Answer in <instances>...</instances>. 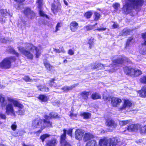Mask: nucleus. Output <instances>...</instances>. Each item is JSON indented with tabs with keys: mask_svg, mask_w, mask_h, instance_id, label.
Segmentation results:
<instances>
[{
	"mask_svg": "<svg viewBox=\"0 0 146 146\" xmlns=\"http://www.w3.org/2000/svg\"><path fill=\"white\" fill-rule=\"evenodd\" d=\"M51 6V10L54 14H56L61 10L62 6L60 5H59L56 6L54 3H52Z\"/></svg>",
	"mask_w": 146,
	"mask_h": 146,
	"instance_id": "2eb2a0df",
	"label": "nucleus"
},
{
	"mask_svg": "<svg viewBox=\"0 0 146 146\" xmlns=\"http://www.w3.org/2000/svg\"><path fill=\"white\" fill-rule=\"evenodd\" d=\"M132 103L128 100H125L122 106L119 108L120 110L125 109L126 108H129L132 106Z\"/></svg>",
	"mask_w": 146,
	"mask_h": 146,
	"instance_id": "ddd939ff",
	"label": "nucleus"
},
{
	"mask_svg": "<svg viewBox=\"0 0 146 146\" xmlns=\"http://www.w3.org/2000/svg\"><path fill=\"white\" fill-rule=\"evenodd\" d=\"M135 68H129L128 67H126L124 69V72L126 75L133 77Z\"/></svg>",
	"mask_w": 146,
	"mask_h": 146,
	"instance_id": "dca6fc26",
	"label": "nucleus"
},
{
	"mask_svg": "<svg viewBox=\"0 0 146 146\" xmlns=\"http://www.w3.org/2000/svg\"><path fill=\"white\" fill-rule=\"evenodd\" d=\"M91 98L93 100H96L98 99H101V97L100 94L95 92L93 93L91 95Z\"/></svg>",
	"mask_w": 146,
	"mask_h": 146,
	"instance_id": "cd10ccee",
	"label": "nucleus"
},
{
	"mask_svg": "<svg viewBox=\"0 0 146 146\" xmlns=\"http://www.w3.org/2000/svg\"><path fill=\"white\" fill-rule=\"evenodd\" d=\"M133 77H136L139 76L142 74L141 71L139 69H135Z\"/></svg>",
	"mask_w": 146,
	"mask_h": 146,
	"instance_id": "c9c22d12",
	"label": "nucleus"
},
{
	"mask_svg": "<svg viewBox=\"0 0 146 146\" xmlns=\"http://www.w3.org/2000/svg\"><path fill=\"white\" fill-rule=\"evenodd\" d=\"M43 64L46 69L48 72L52 71L54 68L53 66L51 64L47 59L44 61Z\"/></svg>",
	"mask_w": 146,
	"mask_h": 146,
	"instance_id": "4468645a",
	"label": "nucleus"
},
{
	"mask_svg": "<svg viewBox=\"0 0 146 146\" xmlns=\"http://www.w3.org/2000/svg\"><path fill=\"white\" fill-rule=\"evenodd\" d=\"M49 115L51 116L52 119L61 118L60 115H59L57 113L54 112H50L49 114Z\"/></svg>",
	"mask_w": 146,
	"mask_h": 146,
	"instance_id": "7c9ffc66",
	"label": "nucleus"
},
{
	"mask_svg": "<svg viewBox=\"0 0 146 146\" xmlns=\"http://www.w3.org/2000/svg\"><path fill=\"white\" fill-rule=\"evenodd\" d=\"M25 44L27 45V47L29 49V50H26L23 47L19 46L17 47V48L20 52L26 57L27 59L32 60L33 58V56L31 52L30 51L36 49L37 47L31 43H26Z\"/></svg>",
	"mask_w": 146,
	"mask_h": 146,
	"instance_id": "f03ea898",
	"label": "nucleus"
},
{
	"mask_svg": "<svg viewBox=\"0 0 146 146\" xmlns=\"http://www.w3.org/2000/svg\"><path fill=\"white\" fill-rule=\"evenodd\" d=\"M111 101V105L113 107H117V105L122 102L120 98L115 97H112Z\"/></svg>",
	"mask_w": 146,
	"mask_h": 146,
	"instance_id": "f8f14e48",
	"label": "nucleus"
},
{
	"mask_svg": "<svg viewBox=\"0 0 146 146\" xmlns=\"http://www.w3.org/2000/svg\"><path fill=\"white\" fill-rule=\"evenodd\" d=\"M90 93V91H84L81 92L80 93V94L83 99L86 100L88 99Z\"/></svg>",
	"mask_w": 146,
	"mask_h": 146,
	"instance_id": "393cba45",
	"label": "nucleus"
},
{
	"mask_svg": "<svg viewBox=\"0 0 146 146\" xmlns=\"http://www.w3.org/2000/svg\"><path fill=\"white\" fill-rule=\"evenodd\" d=\"M84 29L86 31H89L94 29L92 25L88 24L84 27Z\"/></svg>",
	"mask_w": 146,
	"mask_h": 146,
	"instance_id": "a18cd8bd",
	"label": "nucleus"
},
{
	"mask_svg": "<svg viewBox=\"0 0 146 146\" xmlns=\"http://www.w3.org/2000/svg\"><path fill=\"white\" fill-rule=\"evenodd\" d=\"M131 31L129 29H123L120 33V35L121 36H127L129 35L130 34Z\"/></svg>",
	"mask_w": 146,
	"mask_h": 146,
	"instance_id": "b1692460",
	"label": "nucleus"
},
{
	"mask_svg": "<svg viewBox=\"0 0 146 146\" xmlns=\"http://www.w3.org/2000/svg\"><path fill=\"white\" fill-rule=\"evenodd\" d=\"M44 122L46 124L47 127L52 126V123L50 121H46L45 119H43Z\"/></svg>",
	"mask_w": 146,
	"mask_h": 146,
	"instance_id": "de8ad7c7",
	"label": "nucleus"
},
{
	"mask_svg": "<svg viewBox=\"0 0 146 146\" xmlns=\"http://www.w3.org/2000/svg\"><path fill=\"white\" fill-rule=\"evenodd\" d=\"M35 50L36 51V57L37 58H39L40 56V55L41 52L39 51V50L38 48H37V49H36Z\"/></svg>",
	"mask_w": 146,
	"mask_h": 146,
	"instance_id": "5fc2aeb1",
	"label": "nucleus"
},
{
	"mask_svg": "<svg viewBox=\"0 0 146 146\" xmlns=\"http://www.w3.org/2000/svg\"><path fill=\"white\" fill-rule=\"evenodd\" d=\"M17 3L20 5H23L24 4V3L26 0H13Z\"/></svg>",
	"mask_w": 146,
	"mask_h": 146,
	"instance_id": "6e6d98bb",
	"label": "nucleus"
},
{
	"mask_svg": "<svg viewBox=\"0 0 146 146\" xmlns=\"http://www.w3.org/2000/svg\"><path fill=\"white\" fill-rule=\"evenodd\" d=\"M133 39V38L132 37H130L128 38L126 42V47L129 46L130 42Z\"/></svg>",
	"mask_w": 146,
	"mask_h": 146,
	"instance_id": "8fccbe9b",
	"label": "nucleus"
},
{
	"mask_svg": "<svg viewBox=\"0 0 146 146\" xmlns=\"http://www.w3.org/2000/svg\"><path fill=\"white\" fill-rule=\"evenodd\" d=\"M103 145V144L102 145ZM86 146H100L99 144V146L98 145L97 142H96V140L93 139L91 140H90L88 141L86 145Z\"/></svg>",
	"mask_w": 146,
	"mask_h": 146,
	"instance_id": "bb28decb",
	"label": "nucleus"
},
{
	"mask_svg": "<svg viewBox=\"0 0 146 146\" xmlns=\"http://www.w3.org/2000/svg\"><path fill=\"white\" fill-rule=\"evenodd\" d=\"M56 80L55 78H50L48 81L49 86L51 87H56L57 85L56 83L55 82Z\"/></svg>",
	"mask_w": 146,
	"mask_h": 146,
	"instance_id": "c85d7f7f",
	"label": "nucleus"
},
{
	"mask_svg": "<svg viewBox=\"0 0 146 146\" xmlns=\"http://www.w3.org/2000/svg\"><path fill=\"white\" fill-rule=\"evenodd\" d=\"M141 83L143 84H146V76H143L140 80Z\"/></svg>",
	"mask_w": 146,
	"mask_h": 146,
	"instance_id": "3c124183",
	"label": "nucleus"
},
{
	"mask_svg": "<svg viewBox=\"0 0 146 146\" xmlns=\"http://www.w3.org/2000/svg\"><path fill=\"white\" fill-rule=\"evenodd\" d=\"M43 119L38 118L34 119L32 123V126L35 128H39L42 123Z\"/></svg>",
	"mask_w": 146,
	"mask_h": 146,
	"instance_id": "1a4fd4ad",
	"label": "nucleus"
},
{
	"mask_svg": "<svg viewBox=\"0 0 146 146\" xmlns=\"http://www.w3.org/2000/svg\"><path fill=\"white\" fill-rule=\"evenodd\" d=\"M80 115L81 116H83L84 119H88L91 117V114L89 112H84L80 113Z\"/></svg>",
	"mask_w": 146,
	"mask_h": 146,
	"instance_id": "473e14b6",
	"label": "nucleus"
},
{
	"mask_svg": "<svg viewBox=\"0 0 146 146\" xmlns=\"http://www.w3.org/2000/svg\"><path fill=\"white\" fill-rule=\"evenodd\" d=\"M36 3L38 4L37 8L41 9L43 6V0H36Z\"/></svg>",
	"mask_w": 146,
	"mask_h": 146,
	"instance_id": "58836bf2",
	"label": "nucleus"
},
{
	"mask_svg": "<svg viewBox=\"0 0 146 146\" xmlns=\"http://www.w3.org/2000/svg\"><path fill=\"white\" fill-rule=\"evenodd\" d=\"M44 119H45L46 121H47V120L52 119L51 118V117L50 115L49 116L47 115H45L44 116Z\"/></svg>",
	"mask_w": 146,
	"mask_h": 146,
	"instance_id": "774afa93",
	"label": "nucleus"
},
{
	"mask_svg": "<svg viewBox=\"0 0 146 146\" xmlns=\"http://www.w3.org/2000/svg\"><path fill=\"white\" fill-rule=\"evenodd\" d=\"M75 87V86L74 85H72L70 86H65L62 87V90L65 92H68L70 90H72Z\"/></svg>",
	"mask_w": 146,
	"mask_h": 146,
	"instance_id": "2f4dec72",
	"label": "nucleus"
},
{
	"mask_svg": "<svg viewBox=\"0 0 146 146\" xmlns=\"http://www.w3.org/2000/svg\"><path fill=\"white\" fill-rule=\"evenodd\" d=\"M121 142V139L118 137H113L109 139L104 138L99 140V145L100 146H102L103 143L104 146H116Z\"/></svg>",
	"mask_w": 146,
	"mask_h": 146,
	"instance_id": "7ed1b4c3",
	"label": "nucleus"
},
{
	"mask_svg": "<svg viewBox=\"0 0 146 146\" xmlns=\"http://www.w3.org/2000/svg\"><path fill=\"white\" fill-rule=\"evenodd\" d=\"M121 58H119L112 60L111 65L115 66H118L122 64Z\"/></svg>",
	"mask_w": 146,
	"mask_h": 146,
	"instance_id": "4be33fe9",
	"label": "nucleus"
},
{
	"mask_svg": "<svg viewBox=\"0 0 146 146\" xmlns=\"http://www.w3.org/2000/svg\"><path fill=\"white\" fill-rule=\"evenodd\" d=\"M104 65L101 63H97L96 62L93 63L91 65L92 69L93 70L98 69L101 70L104 68Z\"/></svg>",
	"mask_w": 146,
	"mask_h": 146,
	"instance_id": "6ab92c4d",
	"label": "nucleus"
},
{
	"mask_svg": "<svg viewBox=\"0 0 146 146\" xmlns=\"http://www.w3.org/2000/svg\"><path fill=\"white\" fill-rule=\"evenodd\" d=\"M92 14V11H89L85 12L84 14V16L86 19H89L91 18Z\"/></svg>",
	"mask_w": 146,
	"mask_h": 146,
	"instance_id": "e433bc0d",
	"label": "nucleus"
},
{
	"mask_svg": "<svg viewBox=\"0 0 146 146\" xmlns=\"http://www.w3.org/2000/svg\"><path fill=\"white\" fill-rule=\"evenodd\" d=\"M105 124L107 126L112 128L111 131H112L115 129L117 126V123L110 118H108L106 119Z\"/></svg>",
	"mask_w": 146,
	"mask_h": 146,
	"instance_id": "6e6552de",
	"label": "nucleus"
},
{
	"mask_svg": "<svg viewBox=\"0 0 146 146\" xmlns=\"http://www.w3.org/2000/svg\"><path fill=\"white\" fill-rule=\"evenodd\" d=\"M29 15L30 16L29 17V19H31L34 18L35 16V14L33 11H32L31 12H30Z\"/></svg>",
	"mask_w": 146,
	"mask_h": 146,
	"instance_id": "052dcab7",
	"label": "nucleus"
},
{
	"mask_svg": "<svg viewBox=\"0 0 146 146\" xmlns=\"http://www.w3.org/2000/svg\"><path fill=\"white\" fill-rule=\"evenodd\" d=\"M140 97L142 98L146 97V86H143L141 89L138 91Z\"/></svg>",
	"mask_w": 146,
	"mask_h": 146,
	"instance_id": "aec40b11",
	"label": "nucleus"
},
{
	"mask_svg": "<svg viewBox=\"0 0 146 146\" xmlns=\"http://www.w3.org/2000/svg\"><path fill=\"white\" fill-rule=\"evenodd\" d=\"M42 90L40 89V91L43 92H49V88L48 87L46 86H43L42 87Z\"/></svg>",
	"mask_w": 146,
	"mask_h": 146,
	"instance_id": "603ef678",
	"label": "nucleus"
},
{
	"mask_svg": "<svg viewBox=\"0 0 146 146\" xmlns=\"http://www.w3.org/2000/svg\"><path fill=\"white\" fill-rule=\"evenodd\" d=\"M123 6L122 10L123 13L128 15L132 13L133 11L135 10L138 12L141 9L142 7L145 5L144 0H127Z\"/></svg>",
	"mask_w": 146,
	"mask_h": 146,
	"instance_id": "f257e3e1",
	"label": "nucleus"
},
{
	"mask_svg": "<svg viewBox=\"0 0 146 146\" xmlns=\"http://www.w3.org/2000/svg\"><path fill=\"white\" fill-rule=\"evenodd\" d=\"M0 103L1 106L4 107L6 106L5 112L7 115H11L15 116V112L13 108L12 104H7V103L5 100V98L0 94Z\"/></svg>",
	"mask_w": 146,
	"mask_h": 146,
	"instance_id": "39448f33",
	"label": "nucleus"
},
{
	"mask_svg": "<svg viewBox=\"0 0 146 146\" xmlns=\"http://www.w3.org/2000/svg\"><path fill=\"white\" fill-rule=\"evenodd\" d=\"M32 10H31L30 8L29 7H27L24 9L23 11V13L25 15L29 18L28 15Z\"/></svg>",
	"mask_w": 146,
	"mask_h": 146,
	"instance_id": "f704fd0d",
	"label": "nucleus"
},
{
	"mask_svg": "<svg viewBox=\"0 0 146 146\" xmlns=\"http://www.w3.org/2000/svg\"><path fill=\"white\" fill-rule=\"evenodd\" d=\"M141 35L142 38L144 40V42L142 44V45L146 46V32L142 33Z\"/></svg>",
	"mask_w": 146,
	"mask_h": 146,
	"instance_id": "79ce46f5",
	"label": "nucleus"
},
{
	"mask_svg": "<svg viewBox=\"0 0 146 146\" xmlns=\"http://www.w3.org/2000/svg\"><path fill=\"white\" fill-rule=\"evenodd\" d=\"M24 80L27 82H31L32 81V80L28 76H25L23 78Z\"/></svg>",
	"mask_w": 146,
	"mask_h": 146,
	"instance_id": "864d4df0",
	"label": "nucleus"
},
{
	"mask_svg": "<svg viewBox=\"0 0 146 146\" xmlns=\"http://www.w3.org/2000/svg\"><path fill=\"white\" fill-rule=\"evenodd\" d=\"M17 127V125L16 124V122H15L11 126V128L12 130L15 131L16 130Z\"/></svg>",
	"mask_w": 146,
	"mask_h": 146,
	"instance_id": "4d7b16f0",
	"label": "nucleus"
},
{
	"mask_svg": "<svg viewBox=\"0 0 146 146\" xmlns=\"http://www.w3.org/2000/svg\"><path fill=\"white\" fill-rule=\"evenodd\" d=\"M119 6V4L118 3H115L113 5V7L116 10H117L118 9V7Z\"/></svg>",
	"mask_w": 146,
	"mask_h": 146,
	"instance_id": "e2e57ef3",
	"label": "nucleus"
},
{
	"mask_svg": "<svg viewBox=\"0 0 146 146\" xmlns=\"http://www.w3.org/2000/svg\"><path fill=\"white\" fill-rule=\"evenodd\" d=\"M74 51L72 50L71 49H69L68 51V54L70 55H73L74 54Z\"/></svg>",
	"mask_w": 146,
	"mask_h": 146,
	"instance_id": "69168bd1",
	"label": "nucleus"
},
{
	"mask_svg": "<svg viewBox=\"0 0 146 146\" xmlns=\"http://www.w3.org/2000/svg\"><path fill=\"white\" fill-rule=\"evenodd\" d=\"M73 132V129H70L68 130L67 131V134L69 135L71 137L72 136V133Z\"/></svg>",
	"mask_w": 146,
	"mask_h": 146,
	"instance_id": "680f3d73",
	"label": "nucleus"
},
{
	"mask_svg": "<svg viewBox=\"0 0 146 146\" xmlns=\"http://www.w3.org/2000/svg\"><path fill=\"white\" fill-rule=\"evenodd\" d=\"M25 133V132L23 130H19L17 132L15 133V135L16 136L19 137L23 135Z\"/></svg>",
	"mask_w": 146,
	"mask_h": 146,
	"instance_id": "a19ab883",
	"label": "nucleus"
},
{
	"mask_svg": "<svg viewBox=\"0 0 146 146\" xmlns=\"http://www.w3.org/2000/svg\"><path fill=\"white\" fill-rule=\"evenodd\" d=\"M37 98L41 102H47L48 100V98L47 96L42 94H40Z\"/></svg>",
	"mask_w": 146,
	"mask_h": 146,
	"instance_id": "a878e982",
	"label": "nucleus"
},
{
	"mask_svg": "<svg viewBox=\"0 0 146 146\" xmlns=\"http://www.w3.org/2000/svg\"><path fill=\"white\" fill-rule=\"evenodd\" d=\"M8 51L11 54H14L17 57H19L20 56L19 54L14 49L12 48H10L8 49Z\"/></svg>",
	"mask_w": 146,
	"mask_h": 146,
	"instance_id": "c756f323",
	"label": "nucleus"
},
{
	"mask_svg": "<svg viewBox=\"0 0 146 146\" xmlns=\"http://www.w3.org/2000/svg\"><path fill=\"white\" fill-rule=\"evenodd\" d=\"M112 97L111 96H106L104 94L102 96V98L106 102L110 101L111 100Z\"/></svg>",
	"mask_w": 146,
	"mask_h": 146,
	"instance_id": "49530a36",
	"label": "nucleus"
},
{
	"mask_svg": "<svg viewBox=\"0 0 146 146\" xmlns=\"http://www.w3.org/2000/svg\"><path fill=\"white\" fill-rule=\"evenodd\" d=\"M70 30L72 32H75L78 29L79 27L78 23L75 21H72L70 25Z\"/></svg>",
	"mask_w": 146,
	"mask_h": 146,
	"instance_id": "f3484780",
	"label": "nucleus"
},
{
	"mask_svg": "<svg viewBox=\"0 0 146 146\" xmlns=\"http://www.w3.org/2000/svg\"><path fill=\"white\" fill-rule=\"evenodd\" d=\"M58 143L56 139L53 138L48 141L46 143L45 146H56Z\"/></svg>",
	"mask_w": 146,
	"mask_h": 146,
	"instance_id": "a211bd4d",
	"label": "nucleus"
},
{
	"mask_svg": "<svg viewBox=\"0 0 146 146\" xmlns=\"http://www.w3.org/2000/svg\"><path fill=\"white\" fill-rule=\"evenodd\" d=\"M39 11V13L40 16L43 17H44L48 19L49 17L47 15L45 14L44 13V12L42 10H41V9Z\"/></svg>",
	"mask_w": 146,
	"mask_h": 146,
	"instance_id": "09e8293b",
	"label": "nucleus"
},
{
	"mask_svg": "<svg viewBox=\"0 0 146 146\" xmlns=\"http://www.w3.org/2000/svg\"><path fill=\"white\" fill-rule=\"evenodd\" d=\"M96 40L92 37H91L88 40L87 44L89 45V48L92 49L94 46V42Z\"/></svg>",
	"mask_w": 146,
	"mask_h": 146,
	"instance_id": "5701e85b",
	"label": "nucleus"
},
{
	"mask_svg": "<svg viewBox=\"0 0 146 146\" xmlns=\"http://www.w3.org/2000/svg\"><path fill=\"white\" fill-rule=\"evenodd\" d=\"M16 60L14 56L5 57L0 62V68L3 69H9L11 67L12 62H15Z\"/></svg>",
	"mask_w": 146,
	"mask_h": 146,
	"instance_id": "20e7f679",
	"label": "nucleus"
},
{
	"mask_svg": "<svg viewBox=\"0 0 146 146\" xmlns=\"http://www.w3.org/2000/svg\"><path fill=\"white\" fill-rule=\"evenodd\" d=\"M53 51L56 53H64L65 52V51L62 46L60 50L58 49L53 48Z\"/></svg>",
	"mask_w": 146,
	"mask_h": 146,
	"instance_id": "ea45409f",
	"label": "nucleus"
},
{
	"mask_svg": "<svg viewBox=\"0 0 146 146\" xmlns=\"http://www.w3.org/2000/svg\"><path fill=\"white\" fill-rule=\"evenodd\" d=\"M0 118L3 119H5L6 117L5 114H3L0 112Z\"/></svg>",
	"mask_w": 146,
	"mask_h": 146,
	"instance_id": "338daca9",
	"label": "nucleus"
},
{
	"mask_svg": "<svg viewBox=\"0 0 146 146\" xmlns=\"http://www.w3.org/2000/svg\"><path fill=\"white\" fill-rule=\"evenodd\" d=\"M63 133L60 135V143L63 146H71L66 139V133L67 130L65 129L63 130Z\"/></svg>",
	"mask_w": 146,
	"mask_h": 146,
	"instance_id": "0eeeda50",
	"label": "nucleus"
},
{
	"mask_svg": "<svg viewBox=\"0 0 146 146\" xmlns=\"http://www.w3.org/2000/svg\"><path fill=\"white\" fill-rule=\"evenodd\" d=\"M45 127H46L44 125L41 126L40 127V129L36 131L35 133V134H40V133H41L42 132V131L43 129H44L45 128Z\"/></svg>",
	"mask_w": 146,
	"mask_h": 146,
	"instance_id": "13d9d810",
	"label": "nucleus"
},
{
	"mask_svg": "<svg viewBox=\"0 0 146 146\" xmlns=\"http://www.w3.org/2000/svg\"><path fill=\"white\" fill-rule=\"evenodd\" d=\"M139 129L141 133L146 134V125L142 126L139 124H132L127 127V130L129 131L136 132Z\"/></svg>",
	"mask_w": 146,
	"mask_h": 146,
	"instance_id": "423d86ee",
	"label": "nucleus"
},
{
	"mask_svg": "<svg viewBox=\"0 0 146 146\" xmlns=\"http://www.w3.org/2000/svg\"><path fill=\"white\" fill-rule=\"evenodd\" d=\"M100 17L101 15L99 13L96 12L94 13V21H97L99 20Z\"/></svg>",
	"mask_w": 146,
	"mask_h": 146,
	"instance_id": "37998d69",
	"label": "nucleus"
},
{
	"mask_svg": "<svg viewBox=\"0 0 146 146\" xmlns=\"http://www.w3.org/2000/svg\"><path fill=\"white\" fill-rule=\"evenodd\" d=\"M84 132L83 130L81 129H77L75 132V137L77 140H81L84 136Z\"/></svg>",
	"mask_w": 146,
	"mask_h": 146,
	"instance_id": "9d476101",
	"label": "nucleus"
},
{
	"mask_svg": "<svg viewBox=\"0 0 146 146\" xmlns=\"http://www.w3.org/2000/svg\"><path fill=\"white\" fill-rule=\"evenodd\" d=\"M50 136V135L48 134H44L40 135V139L41 140L42 142L43 143L46 138L49 137Z\"/></svg>",
	"mask_w": 146,
	"mask_h": 146,
	"instance_id": "72a5a7b5",
	"label": "nucleus"
},
{
	"mask_svg": "<svg viewBox=\"0 0 146 146\" xmlns=\"http://www.w3.org/2000/svg\"><path fill=\"white\" fill-rule=\"evenodd\" d=\"M60 23H58L56 26V29L54 31L55 32H56L59 29L58 28L61 27V26L60 25Z\"/></svg>",
	"mask_w": 146,
	"mask_h": 146,
	"instance_id": "0e129e2a",
	"label": "nucleus"
},
{
	"mask_svg": "<svg viewBox=\"0 0 146 146\" xmlns=\"http://www.w3.org/2000/svg\"><path fill=\"white\" fill-rule=\"evenodd\" d=\"M121 58L122 64L124 63H128L130 62V60L129 58L126 57H121Z\"/></svg>",
	"mask_w": 146,
	"mask_h": 146,
	"instance_id": "c03bdc74",
	"label": "nucleus"
},
{
	"mask_svg": "<svg viewBox=\"0 0 146 146\" xmlns=\"http://www.w3.org/2000/svg\"><path fill=\"white\" fill-rule=\"evenodd\" d=\"M73 111L74 110H72L70 112V114L69 115V116H70L71 118H72L73 117H77V114L76 113L74 114L73 113Z\"/></svg>",
	"mask_w": 146,
	"mask_h": 146,
	"instance_id": "bf43d9fd",
	"label": "nucleus"
},
{
	"mask_svg": "<svg viewBox=\"0 0 146 146\" xmlns=\"http://www.w3.org/2000/svg\"><path fill=\"white\" fill-rule=\"evenodd\" d=\"M130 121V120L121 121H119V123L120 126H123L128 124Z\"/></svg>",
	"mask_w": 146,
	"mask_h": 146,
	"instance_id": "4c0bfd02",
	"label": "nucleus"
},
{
	"mask_svg": "<svg viewBox=\"0 0 146 146\" xmlns=\"http://www.w3.org/2000/svg\"><path fill=\"white\" fill-rule=\"evenodd\" d=\"M94 138V135L92 133L88 132L85 133L84 135L83 139L84 141H86Z\"/></svg>",
	"mask_w": 146,
	"mask_h": 146,
	"instance_id": "412c9836",
	"label": "nucleus"
},
{
	"mask_svg": "<svg viewBox=\"0 0 146 146\" xmlns=\"http://www.w3.org/2000/svg\"><path fill=\"white\" fill-rule=\"evenodd\" d=\"M7 99L9 102L12 103L15 107H17L20 109H22L24 108L23 105L20 103L17 100H15L13 98L10 97H8Z\"/></svg>",
	"mask_w": 146,
	"mask_h": 146,
	"instance_id": "9b49d317",
	"label": "nucleus"
}]
</instances>
